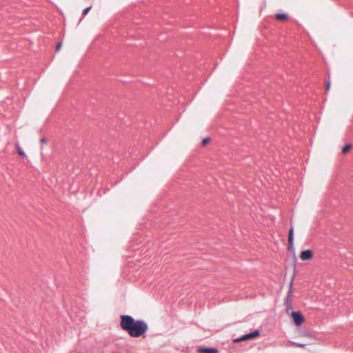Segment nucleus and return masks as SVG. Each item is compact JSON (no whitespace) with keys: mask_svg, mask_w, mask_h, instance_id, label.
Here are the masks:
<instances>
[{"mask_svg":"<svg viewBox=\"0 0 353 353\" xmlns=\"http://www.w3.org/2000/svg\"><path fill=\"white\" fill-rule=\"evenodd\" d=\"M120 325L132 337L137 338L143 335L148 330V325L143 321H135L132 316L123 315L121 316Z\"/></svg>","mask_w":353,"mask_h":353,"instance_id":"1","label":"nucleus"},{"mask_svg":"<svg viewBox=\"0 0 353 353\" xmlns=\"http://www.w3.org/2000/svg\"><path fill=\"white\" fill-rule=\"evenodd\" d=\"M287 314L291 317L294 323L296 326L301 325L305 321V318L300 312H295V311L290 312V308H288Z\"/></svg>","mask_w":353,"mask_h":353,"instance_id":"2","label":"nucleus"},{"mask_svg":"<svg viewBox=\"0 0 353 353\" xmlns=\"http://www.w3.org/2000/svg\"><path fill=\"white\" fill-rule=\"evenodd\" d=\"M259 336V331L254 330V332L245 334L240 338L236 339L234 340V343H239L246 340H250L254 338H256Z\"/></svg>","mask_w":353,"mask_h":353,"instance_id":"3","label":"nucleus"},{"mask_svg":"<svg viewBox=\"0 0 353 353\" xmlns=\"http://www.w3.org/2000/svg\"><path fill=\"white\" fill-rule=\"evenodd\" d=\"M314 256L313 252L311 250H305L301 252L300 259L302 261L312 260Z\"/></svg>","mask_w":353,"mask_h":353,"instance_id":"4","label":"nucleus"},{"mask_svg":"<svg viewBox=\"0 0 353 353\" xmlns=\"http://www.w3.org/2000/svg\"><path fill=\"white\" fill-rule=\"evenodd\" d=\"M198 351L200 353H217V350L214 348H205V347H199Z\"/></svg>","mask_w":353,"mask_h":353,"instance_id":"5","label":"nucleus"},{"mask_svg":"<svg viewBox=\"0 0 353 353\" xmlns=\"http://www.w3.org/2000/svg\"><path fill=\"white\" fill-rule=\"evenodd\" d=\"M293 229L291 228L289 231L288 234V243H289V249H293Z\"/></svg>","mask_w":353,"mask_h":353,"instance_id":"6","label":"nucleus"},{"mask_svg":"<svg viewBox=\"0 0 353 353\" xmlns=\"http://www.w3.org/2000/svg\"><path fill=\"white\" fill-rule=\"evenodd\" d=\"M352 148V145L350 143H347L342 148L341 152L344 154H347L351 150Z\"/></svg>","mask_w":353,"mask_h":353,"instance_id":"7","label":"nucleus"},{"mask_svg":"<svg viewBox=\"0 0 353 353\" xmlns=\"http://www.w3.org/2000/svg\"><path fill=\"white\" fill-rule=\"evenodd\" d=\"M15 148L18 152V154L23 158H25L26 157L25 152L21 149V148L19 146V143H15Z\"/></svg>","mask_w":353,"mask_h":353,"instance_id":"8","label":"nucleus"},{"mask_svg":"<svg viewBox=\"0 0 353 353\" xmlns=\"http://www.w3.org/2000/svg\"><path fill=\"white\" fill-rule=\"evenodd\" d=\"M275 18L279 21H285L288 19V15L286 14H276Z\"/></svg>","mask_w":353,"mask_h":353,"instance_id":"9","label":"nucleus"},{"mask_svg":"<svg viewBox=\"0 0 353 353\" xmlns=\"http://www.w3.org/2000/svg\"><path fill=\"white\" fill-rule=\"evenodd\" d=\"M210 142V139L209 138H204L203 140H202V142H201V144L202 145H205L206 144H208V143Z\"/></svg>","mask_w":353,"mask_h":353,"instance_id":"10","label":"nucleus"},{"mask_svg":"<svg viewBox=\"0 0 353 353\" xmlns=\"http://www.w3.org/2000/svg\"><path fill=\"white\" fill-rule=\"evenodd\" d=\"M91 9V7H88L86 8H85L83 11V17L85 16L88 12Z\"/></svg>","mask_w":353,"mask_h":353,"instance_id":"11","label":"nucleus"},{"mask_svg":"<svg viewBox=\"0 0 353 353\" xmlns=\"http://www.w3.org/2000/svg\"><path fill=\"white\" fill-rule=\"evenodd\" d=\"M40 142L42 143V144H45L46 143V138H41L40 139Z\"/></svg>","mask_w":353,"mask_h":353,"instance_id":"12","label":"nucleus"},{"mask_svg":"<svg viewBox=\"0 0 353 353\" xmlns=\"http://www.w3.org/2000/svg\"><path fill=\"white\" fill-rule=\"evenodd\" d=\"M61 43H58L57 47H56V50H59L60 48H61Z\"/></svg>","mask_w":353,"mask_h":353,"instance_id":"13","label":"nucleus"},{"mask_svg":"<svg viewBox=\"0 0 353 353\" xmlns=\"http://www.w3.org/2000/svg\"><path fill=\"white\" fill-rule=\"evenodd\" d=\"M330 83H327L326 85V90H328L330 89Z\"/></svg>","mask_w":353,"mask_h":353,"instance_id":"14","label":"nucleus"}]
</instances>
